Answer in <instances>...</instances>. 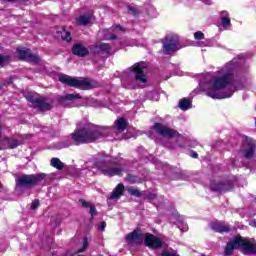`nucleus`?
<instances>
[{
  "mask_svg": "<svg viewBox=\"0 0 256 256\" xmlns=\"http://www.w3.org/2000/svg\"><path fill=\"white\" fill-rule=\"evenodd\" d=\"M105 137V128L94 124L74 130L71 139L76 145H88Z\"/></svg>",
  "mask_w": 256,
  "mask_h": 256,
  "instance_id": "f257e3e1",
  "label": "nucleus"
},
{
  "mask_svg": "<svg viewBox=\"0 0 256 256\" xmlns=\"http://www.w3.org/2000/svg\"><path fill=\"white\" fill-rule=\"evenodd\" d=\"M117 163H119L118 158H96L94 160V167L106 177H122L124 169L123 167H114Z\"/></svg>",
  "mask_w": 256,
  "mask_h": 256,
  "instance_id": "f03ea898",
  "label": "nucleus"
},
{
  "mask_svg": "<svg viewBox=\"0 0 256 256\" xmlns=\"http://www.w3.org/2000/svg\"><path fill=\"white\" fill-rule=\"evenodd\" d=\"M237 247H241L243 255H256V242H251L250 239L243 238L241 235L235 236L232 241L227 243L224 251L225 255H232Z\"/></svg>",
  "mask_w": 256,
  "mask_h": 256,
  "instance_id": "7ed1b4c3",
  "label": "nucleus"
},
{
  "mask_svg": "<svg viewBox=\"0 0 256 256\" xmlns=\"http://www.w3.org/2000/svg\"><path fill=\"white\" fill-rule=\"evenodd\" d=\"M233 81H235V76L231 70H228L222 76L215 78L213 80L212 87L207 91L208 97H211L212 99H219V97H215V91H221V89H225V87L233 85Z\"/></svg>",
  "mask_w": 256,
  "mask_h": 256,
  "instance_id": "20e7f679",
  "label": "nucleus"
},
{
  "mask_svg": "<svg viewBox=\"0 0 256 256\" xmlns=\"http://www.w3.org/2000/svg\"><path fill=\"white\" fill-rule=\"evenodd\" d=\"M235 183H237V178L235 176H228L223 180H212L209 184V189L212 193H231L235 189Z\"/></svg>",
  "mask_w": 256,
  "mask_h": 256,
  "instance_id": "39448f33",
  "label": "nucleus"
},
{
  "mask_svg": "<svg viewBox=\"0 0 256 256\" xmlns=\"http://www.w3.org/2000/svg\"><path fill=\"white\" fill-rule=\"evenodd\" d=\"M46 177V173L22 174L16 179V187L19 189H31V187H37Z\"/></svg>",
  "mask_w": 256,
  "mask_h": 256,
  "instance_id": "423d86ee",
  "label": "nucleus"
},
{
  "mask_svg": "<svg viewBox=\"0 0 256 256\" xmlns=\"http://www.w3.org/2000/svg\"><path fill=\"white\" fill-rule=\"evenodd\" d=\"M58 79L60 83H64V85H68L69 87H75V89H81L82 91L93 89V84H91L88 78L79 80L67 74H61Z\"/></svg>",
  "mask_w": 256,
  "mask_h": 256,
  "instance_id": "0eeeda50",
  "label": "nucleus"
},
{
  "mask_svg": "<svg viewBox=\"0 0 256 256\" xmlns=\"http://www.w3.org/2000/svg\"><path fill=\"white\" fill-rule=\"evenodd\" d=\"M25 98L29 103L32 104L33 109H38V111L45 112L53 109V100H49L45 96L35 98L33 95H27Z\"/></svg>",
  "mask_w": 256,
  "mask_h": 256,
  "instance_id": "6e6552de",
  "label": "nucleus"
},
{
  "mask_svg": "<svg viewBox=\"0 0 256 256\" xmlns=\"http://www.w3.org/2000/svg\"><path fill=\"white\" fill-rule=\"evenodd\" d=\"M181 49V41L179 37L169 35L166 36L162 42V51L164 55H171V53H177Z\"/></svg>",
  "mask_w": 256,
  "mask_h": 256,
  "instance_id": "1a4fd4ad",
  "label": "nucleus"
},
{
  "mask_svg": "<svg viewBox=\"0 0 256 256\" xmlns=\"http://www.w3.org/2000/svg\"><path fill=\"white\" fill-rule=\"evenodd\" d=\"M152 129L161 137H165L166 139H173L175 137H181V134L173 128L167 127L159 122L154 123Z\"/></svg>",
  "mask_w": 256,
  "mask_h": 256,
  "instance_id": "9d476101",
  "label": "nucleus"
},
{
  "mask_svg": "<svg viewBox=\"0 0 256 256\" xmlns=\"http://www.w3.org/2000/svg\"><path fill=\"white\" fill-rule=\"evenodd\" d=\"M16 53L20 61H28V63H34V65L41 61V58L37 54L31 53L29 48H17Z\"/></svg>",
  "mask_w": 256,
  "mask_h": 256,
  "instance_id": "9b49d317",
  "label": "nucleus"
},
{
  "mask_svg": "<svg viewBox=\"0 0 256 256\" xmlns=\"http://www.w3.org/2000/svg\"><path fill=\"white\" fill-rule=\"evenodd\" d=\"M113 47L109 43L98 42L90 48L92 55H111Z\"/></svg>",
  "mask_w": 256,
  "mask_h": 256,
  "instance_id": "f8f14e48",
  "label": "nucleus"
},
{
  "mask_svg": "<svg viewBox=\"0 0 256 256\" xmlns=\"http://www.w3.org/2000/svg\"><path fill=\"white\" fill-rule=\"evenodd\" d=\"M144 245L149 247V249H161L163 247V240L151 233H147L144 238Z\"/></svg>",
  "mask_w": 256,
  "mask_h": 256,
  "instance_id": "ddd939ff",
  "label": "nucleus"
},
{
  "mask_svg": "<svg viewBox=\"0 0 256 256\" xmlns=\"http://www.w3.org/2000/svg\"><path fill=\"white\" fill-rule=\"evenodd\" d=\"M143 232L141 228L137 227L132 232L126 235V243H135L136 245H143Z\"/></svg>",
  "mask_w": 256,
  "mask_h": 256,
  "instance_id": "4468645a",
  "label": "nucleus"
},
{
  "mask_svg": "<svg viewBox=\"0 0 256 256\" xmlns=\"http://www.w3.org/2000/svg\"><path fill=\"white\" fill-rule=\"evenodd\" d=\"M143 69H145V66H142L139 63H136L131 67V71L135 74L134 79L137 83H147V75H145Z\"/></svg>",
  "mask_w": 256,
  "mask_h": 256,
  "instance_id": "2eb2a0df",
  "label": "nucleus"
},
{
  "mask_svg": "<svg viewBox=\"0 0 256 256\" xmlns=\"http://www.w3.org/2000/svg\"><path fill=\"white\" fill-rule=\"evenodd\" d=\"M243 143L247 145V149L244 150L245 159H253L255 157L256 145L253 142V138L244 136Z\"/></svg>",
  "mask_w": 256,
  "mask_h": 256,
  "instance_id": "dca6fc26",
  "label": "nucleus"
},
{
  "mask_svg": "<svg viewBox=\"0 0 256 256\" xmlns=\"http://www.w3.org/2000/svg\"><path fill=\"white\" fill-rule=\"evenodd\" d=\"M71 51L76 57H87L89 55V48L85 47L82 43H75Z\"/></svg>",
  "mask_w": 256,
  "mask_h": 256,
  "instance_id": "f3484780",
  "label": "nucleus"
},
{
  "mask_svg": "<svg viewBox=\"0 0 256 256\" xmlns=\"http://www.w3.org/2000/svg\"><path fill=\"white\" fill-rule=\"evenodd\" d=\"M209 227L212 229V231H215V233H229L231 231V227L223 224V222H211L209 224Z\"/></svg>",
  "mask_w": 256,
  "mask_h": 256,
  "instance_id": "a211bd4d",
  "label": "nucleus"
},
{
  "mask_svg": "<svg viewBox=\"0 0 256 256\" xmlns=\"http://www.w3.org/2000/svg\"><path fill=\"white\" fill-rule=\"evenodd\" d=\"M79 203H81L84 209L90 208L89 213L91 215V221H93V219H95V215H97V207L91 205V203L87 202V200L83 198L79 199Z\"/></svg>",
  "mask_w": 256,
  "mask_h": 256,
  "instance_id": "6ab92c4d",
  "label": "nucleus"
},
{
  "mask_svg": "<svg viewBox=\"0 0 256 256\" xmlns=\"http://www.w3.org/2000/svg\"><path fill=\"white\" fill-rule=\"evenodd\" d=\"M127 127H129V122H127V119L123 117L116 119L115 128L117 129V131H119V133H123V131H125Z\"/></svg>",
  "mask_w": 256,
  "mask_h": 256,
  "instance_id": "aec40b11",
  "label": "nucleus"
},
{
  "mask_svg": "<svg viewBox=\"0 0 256 256\" xmlns=\"http://www.w3.org/2000/svg\"><path fill=\"white\" fill-rule=\"evenodd\" d=\"M124 191L125 185H123V183H119L112 191L110 199H119V197H122Z\"/></svg>",
  "mask_w": 256,
  "mask_h": 256,
  "instance_id": "412c9836",
  "label": "nucleus"
},
{
  "mask_svg": "<svg viewBox=\"0 0 256 256\" xmlns=\"http://www.w3.org/2000/svg\"><path fill=\"white\" fill-rule=\"evenodd\" d=\"M56 33L57 35H61L62 41H67V43L73 41V38L71 37V32L67 31V26H62V30H57Z\"/></svg>",
  "mask_w": 256,
  "mask_h": 256,
  "instance_id": "4be33fe9",
  "label": "nucleus"
},
{
  "mask_svg": "<svg viewBox=\"0 0 256 256\" xmlns=\"http://www.w3.org/2000/svg\"><path fill=\"white\" fill-rule=\"evenodd\" d=\"M77 99H82L80 94H66L64 96H58V103H65L67 101H75Z\"/></svg>",
  "mask_w": 256,
  "mask_h": 256,
  "instance_id": "5701e85b",
  "label": "nucleus"
},
{
  "mask_svg": "<svg viewBox=\"0 0 256 256\" xmlns=\"http://www.w3.org/2000/svg\"><path fill=\"white\" fill-rule=\"evenodd\" d=\"M88 23H91V14L80 15L76 18V24L79 26L86 27Z\"/></svg>",
  "mask_w": 256,
  "mask_h": 256,
  "instance_id": "b1692460",
  "label": "nucleus"
},
{
  "mask_svg": "<svg viewBox=\"0 0 256 256\" xmlns=\"http://www.w3.org/2000/svg\"><path fill=\"white\" fill-rule=\"evenodd\" d=\"M126 181L130 183V185H135V184L139 185L143 183V179H141V177L131 173L126 175Z\"/></svg>",
  "mask_w": 256,
  "mask_h": 256,
  "instance_id": "393cba45",
  "label": "nucleus"
},
{
  "mask_svg": "<svg viewBox=\"0 0 256 256\" xmlns=\"http://www.w3.org/2000/svg\"><path fill=\"white\" fill-rule=\"evenodd\" d=\"M178 107L182 110V111H189V109H191L192 104H191V100L187 99V98H183L179 101V105Z\"/></svg>",
  "mask_w": 256,
  "mask_h": 256,
  "instance_id": "a878e982",
  "label": "nucleus"
},
{
  "mask_svg": "<svg viewBox=\"0 0 256 256\" xmlns=\"http://www.w3.org/2000/svg\"><path fill=\"white\" fill-rule=\"evenodd\" d=\"M50 165L54 167V169H58V171H63L65 164L60 161L59 158H52L50 160Z\"/></svg>",
  "mask_w": 256,
  "mask_h": 256,
  "instance_id": "bb28decb",
  "label": "nucleus"
},
{
  "mask_svg": "<svg viewBox=\"0 0 256 256\" xmlns=\"http://www.w3.org/2000/svg\"><path fill=\"white\" fill-rule=\"evenodd\" d=\"M11 62V55L0 54V69H3L5 65H9Z\"/></svg>",
  "mask_w": 256,
  "mask_h": 256,
  "instance_id": "cd10ccee",
  "label": "nucleus"
},
{
  "mask_svg": "<svg viewBox=\"0 0 256 256\" xmlns=\"http://www.w3.org/2000/svg\"><path fill=\"white\" fill-rule=\"evenodd\" d=\"M4 141L7 142V145L10 147V149H17V146L19 145V140L15 138H4Z\"/></svg>",
  "mask_w": 256,
  "mask_h": 256,
  "instance_id": "c85d7f7f",
  "label": "nucleus"
},
{
  "mask_svg": "<svg viewBox=\"0 0 256 256\" xmlns=\"http://www.w3.org/2000/svg\"><path fill=\"white\" fill-rule=\"evenodd\" d=\"M127 191L130 195H133L134 197H143V192H141L139 189L128 187Z\"/></svg>",
  "mask_w": 256,
  "mask_h": 256,
  "instance_id": "c756f323",
  "label": "nucleus"
},
{
  "mask_svg": "<svg viewBox=\"0 0 256 256\" xmlns=\"http://www.w3.org/2000/svg\"><path fill=\"white\" fill-rule=\"evenodd\" d=\"M143 199H148L149 201H153V199H157V194L150 192V191H144L142 192Z\"/></svg>",
  "mask_w": 256,
  "mask_h": 256,
  "instance_id": "7c9ffc66",
  "label": "nucleus"
},
{
  "mask_svg": "<svg viewBox=\"0 0 256 256\" xmlns=\"http://www.w3.org/2000/svg\"><path fill=\"white\" fill-rule=\"evenodd\" d=\"M87 247H89V239L87 236L83 237V247L77 250V253H85L87 251Z\"/></svg>",
  "mask_w": 256,
  "mask_h": 256,
  "instance_id": "2f4dec72",
  "label": "nucleus"
},
{
  "mask_svg": "<svg viewBox=\"0 0 256 256\" xmlns=\"http://www.w3.org/2000/svg\"><path fill=\"white\" fill-rule=\"evenodd\" d=\"M221 25H222L223 29H227V28L231 27V19L227 16L222 17Z\"/></svg>",
  "mask_w": 256,
  "mask_h": 256,
  "instance_id": "473e14b6",
  "label": "nucleus"
},
{
  "mask_svg": "<svg viewBox=\"0 0 256 256\" xmlns=\"http://www.w3.org/2000/svg\"><path fill=\"white\" fill-rule=\"evenodd\" d=\"M127 9H128V13L130 15H133V17H137V15H139V10L137 8L133 6H128Z\"/></svg>",
  "mask_w": 256,
  "mask_h": 256,
  "instance_id": "72a5a7b5",
  "label": "nucleus"
},
{
  "mask_svg": "<svg viewBox=\"0 0 256 256\" xmlns=\"http://www.w3.org/2000/svg\"><path fill=\"white\" fill-rule=\"evenodd\" d=\"M194 39H196V41H203V39H205V34L201 31H197L194 33Z\"/></svg>",
  "mask_w": 256,
  "mask_h": 256,
  "instance_id": "f704fd0d",
  "label": "nucleus"
},
{
  "mask_svg": "<svg viewBox=\"0 0 256 256\" xmlns=\"http://www.w3.org/2000/svg\"><path fill=\"white\" fill-rule=\"evenodd\" d=\"M39 205H40L39 199H35V200L32 202V204H31V206H30V209H31L32 211H35V209H37V208L39 207Z\"/></svg>",
  "mask_w": 256,
  "mask_h": 256,
  "instance_id": "c9c22d12",
  "label": "nucleus"
},
{
  "mask_svg": "<svg viewBox=\"0 0 256 256\" xmlns=\"http://www.w3.org/2000/svg\"><path fill=\"white\" fill-rule=\"evenodd\" d=\"M6 3H29V0H4Z\"/></svg>",
  "mask_w": 256,
  "mask_h": 256,
  "instance_id": "e433bc0d",
  "label": "nucleus"
},
{
  "mask_svg": "<svg viewBox=\"0 0 256 256\" xmlns=\"http://www.w3.org/2000/svg\"><path fill=\"white\" fill-rule=\"evenodd\" d=\"M105 227H107V222L106 221H102V222H100V224L98 226V229L100 231H105Z\"/></svg>",
  "mask_w": 256,
  "mask_h": 256,
  "instance_id": "4c0bfd02",
  "label": "nucleus"
},
{
  "mask_svg": "<svg viewBox=\"0 0 256 256\" xmlns=\"http://www.w3.org/2000/svg\"><path fill=\"white\" fill-rule=\"evenodd\" d=\"M162 256H179V255H176V254L171 253L167 250H164V251H162Z\"/></svg>",
  "mask_w": 256,
  "mask_h": 256,
  "instance_id": "58836bf2",
  "label": "nucleus"
},
{
  "mask_svg": "<svg viewBox=\"0 0 256 256\" xmlns=\"http://www.w3.org/2000/svg\"><path fill=\"white\" fill-rule=\"evenodd\" d=\"M190 157H192V159H197L199 157V154H197V152L195 151H192Z\"/></svg>",
  "mask_w": 256,
  "mask_h": 256,
  "instance_id": "ea45409f",
  "label": "nucleus"
},
{
  "mask_svg": "<svg viewBox=\"0 0 256 256\" xmlns=\"http://www.w3.org/2000/svg\"><path fill=\"white\" fill-rule=\"evenodd\" d=\"M110 40H116L118 39L117 35L116 34H111L110 37H109Z\"/></svg>",
  "mask_w": 256,
  "mask_h": 256,
  "instance_id": "a19ab883",
  "label": "nucleus"
},
{
  "mask_svg": "<svg viewBox=\"0 0 256 256\" xmlns=\"http://www.w3.org/2000/svg\"><path fill=\"white\" fill-rule=\"evenodd\" d=\"M253 227H256V220H252Z\"/></svg>",
  "mask_w": 256,
  "mask_h": 256,
  "instance_id": "79ce46f5",
  "label": "nucleus"
},
{
  "mask_svg": "<svg viewBox=\"0 0 256 256\" xmlns=\"http://www.w3.org/2000/svg\"><path fill=\"white\" fill-rule=\"evenodd\" d=\"M7 83H13V80H12L11 78H9V79L7 80Z\"/></svg>",
  "mask_w": 256,
  "mask_h": 256,
  "instance_id": "37998d69",
  "label": "nucleus"
},
{
  "mask_svg": "<svg viewBox=\"0 0 256 256\" xmlns=\"http://www.w3.org/2000/svg\"><path fill=\"white\" fill-rule=\"evenodd\" d=\"M118 29H120V31H123V27L122 26H117Z\"/></svg>",
  "mask_w": 256,
  "mask_h": 256,
  "instance_id": "c03bdc74",
  "label": "nucleus"
},
{
  "mask_svg": "<svg viewBox=\"0 0 256 256\" xmlns=\"http://www.w3.org/2000/svg\"><path fill=\"white\" fill-rule=\"evenodd\" d=\"M1 189H3V185H2V183L0 182V190H1Z\"/></svg>",
  "mask_w": 256,
  "mask_h": 256,
  "instance_id": "a18cd8bd",
  "label": "nucleus"
},
{
  "mask_svg": "<svg viewBox=\"0 0 256 256\" xmlns=\"http://www.w3.org/2000/svg\"><path fill=\"white\" fill-rule=\"evenodd\" d=\"M1 129H2V128H1V125H0V137H1Z\"/></svg>",
  "mask_w": 256,
  "mask_h": 256,
  "instance_id": "49530a36",
  "label": "nucleus"
}]
</instances>
